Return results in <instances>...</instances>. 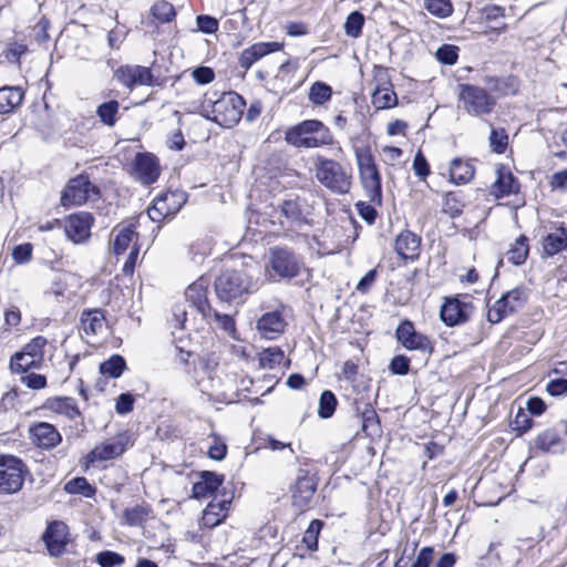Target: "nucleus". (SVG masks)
Segmentation results:
<instances>
[{"label":"nucleus","instance_id":"40","mask_svg":"<svg viewBox=\"0 0 567 567\" xmlns=\"http://www.w3.org/2000/svg\"><path fill=\"white\" fill-rule=\"evenodd\" d=\"M126 368L124 358L120 354H113L110 359L100 364V372L113 379L121 377Z\"/></svg>","mask_w":567,"mask_h":567},{"label":"nucleus","instance_id":"53","mask_svg":"<svg viewBox=\"0 0 567 567\" xmlns=\"http://www.w3.org/2000/svg\"><path fill=\"white\" fill-rule=\"evenodd\" d=\"M96 563L101 567H116L124 564V557L118 553L104 550L96 555Z\"/></svg>","mask_w":567,"mask_h":567},{"label":"nucleus","instance_id":"51","mask_svg":"<svg viewBox=\"0 0 567 567\" xmlns=\"http://www.w3.org/2000/svg\"><path fill=\"white\" fill-rule=\"evenodd\" d=\"M47 344V339L42 336H38L33 338L29 343H27L22 351L24 354L30 355L33 360L42 362L43 360V349Z\"/></svg>","mask_w":567,"mask_h":567},{"label":"nucleus","instance_id":"13","mask_svg":"<svg viewBox=\"0 0 567 567\" xmlns=\"http://www.w3.org/2000/svg\"><path fill=\"white\" fill-rule=\"evenodd\" d=\"M280 216L285 218L280 220V224L285 226L286 224L293 227H301L303 225H309V213L307 212V202L306 199L299 196H290L285 198L279 204Z\"/></svg>","mask_w":567,"mask_h":567},{"label":"nucleus","instance_id":"3","mask_svg":"<svg viewBox=\"0 0 567 567\" xmlns=\"http://www.w3.org/2000/svg\"><path fill=\"white\" fill-rule=\"evenodd\" d=\"M285 141L297 148H317L333 144V136L321 121L306 120L289 127Z\"/></svg>","mask_w":567,"mask_h":567},{"label":"nucleus","instance_id":"47","mask_svg":"<svg viewBox=\"0 0 567 567\" xmlns=\"http://www.w3.org/2000/svg\"><path fill=\"white\" fill-rule=\"evenodd\" d=\"M284 359V351L278 347H271L261 352L260 364L264 368L274 369L276 365H279Z\"/></svg>","mask_w":567,"mask_h":567},{"label":"nucleus","instance_id":"62","mask_svg":"<svg viewBox=\"0 0 567 567\" xmlns=\"http://www.w3.org/2000/svg\"><path fill=\"white\" fill-rule=\"evenodd\" d=\"M21 382L32 390H41L47 386V378L37 373H30L22 377Z\"/></svg>","mask_w":567,"mask_h":567},{"label":"nucleus","instance_id":"21","mask_svg":"<svg viewBox=\"0 0 567 567\" xmlns=\"http://www.w3.org/2000/svg\"><path fill=\"white\" fill-rule=\"evenodd\" d=\"M420 247L421 237L411 230H403L395 238L394 249L402 259L419 258Z\"/></svg>","mask_w":567,"mask_h":567},{"label":"nucleus","instance_id":"5","mask_svg":"<svg viewBox=\"0 0 567 567\" xmlns=\"http://www.w3.org/2000/svg\"><path fill=\"white\" fill-rule=\"evenodd\" d=\"M316 177L328 189L337 194H347L351 187V173L334 159L318 156Z\"/></svg>","mask_w":567,"mask_h":567},{"label":"nucleus","instance_id":"36","mask_svg":"<svg viewBox=\"0 0 567 567\" xmlns=\"http://www.w3.org/2000/svg\"><path fill=\"white\" fill-rule=\"evenodd\" d=\"M229 505V501L221 499L218 502H210L207 507L204 511V520L206 524L210 526H215L219 524L224 518L225 514L224 512L227 511Z\"/></svg>","mask_w":567,"mask_h":567},{"label":"nucleus","instance_id":"46","mask_svg":"<svg viewBox=\"0 0 567 567\" xmlns=\"http://www.w3.org/2000/svg\"><path fill=\"white\" fill-rule=\"evenodd\" d=\"M150 508L143 505H136L126 508L123 513L125 522L130 526H141L148 517Z\"/></svg>","mask_w":567,"mask_h":567},{"label":"nucleus","instance_id":"16","mask_svg":"<svg viewBox=\"0 0 567 567\" xmlns=\"http://www.w3.org/2000/svg\"><path fill=\"white\" fill-rule=\"evenodd\" d=\"M132 174L135 179L145 185L155 183L159 176V165L152 153H137L133 162Z\"/></svg>","mask_w":567,"mask_h":567},{"label":"nucleus","instance_id":"45","mask_svg":"<svg viewBox=\"0 0 567 567\" xmlns=\"http://www.w3.org/2000/svg\"><path fill=\"white\" fill-rule=\"evenodd\" d=\"M364 16L359 11L351 12L344 22V32L348 37L359 38L362 33V28L364 24Z\"/></svg>","mask_w":567,"mask_h":567},{"label":"nucleus","instance_id":"1","mask_svg":"<svg viewBox=\"0 0 567 567\" xmlns=\"http://www.w3.org/2000/svg\"><path fill=\"white\" fill-rule=\"evenodd\" d=\"M214 288L220 302L237 307L254 292V282L245 269H225L216 277Z\"/></svg>","mask_w":567,"mask_h":567},{"label":"nucleus","instance_id":"50","mask_svg":"<svg viewBox=\"0 0 567 567\" xmlns=\"http://www.w3.org/2000/svg\"><path fill=\"white\" fill-rule=\"evenodd\" d=\"M322 526L323 523L321 520L313 519L305 532L302 540L310 550H316L318 548V536Z\"/></svg>","mask_w":567,"mask_h":567},{"label":"nucleus","instance_id":"23","mask_svg":"<svg viewBox=\"0 0 567 567\" xmlns=\"http://www.w3.org/2000/svg\"><path fill=\"white\" fill-rule=\"evenodd\" d=\"M465 309L466 303L461 302L457 298L446 299L441 307L440 317L446 326L453 327L467 320Z\"/></svg>","mask_w":567,"mask_h":567},{"label":"nucleus","instance_id":"33","mask_svg":"<svg viewBox=\"0 0 567 567\" xmlns=\"http://www.w3.org/2000/svg\"><path fill=\"white\" fill-rule=\"evenodd\" d=\"M177 199L185 202L183 194L169 192L164 195L157 196L154 200L153 206L155 208H158V210L163 213V215L169 216L175 214L181 207V202L177 203Z\"/></svg>","mask_w":567,"mask_h":567},{"label":"nucleus","instance_id":"60","mask_svg":"<svg viewBox=\"0 0 567 567\" xmlns=\"http://www.w3.org/2000/svg\"><path fill=\"white\" fill-rule=\"evenodd\" d=\"M413 169L415 175L421 179H424L430 174L429 163L421 151H419L414 156Z\"/></svg>","mask_w":567,"mask_h":567},{"label":"nucleus","instance_id":"43","mask_svg":"<svg viewBox=\"0 0 567 567\" xmlns=\"http://www.w3.org/2000/svg\"><path fill=\"white\" fill-rule=\"evenodd\" d=\"M338 401L334 393L330 390H324L319 399L318 414L321 419H329L333 415Z\"/></svg>","mask_w":567,"mask_h":567},{"label":"nucleus","instance_id":"59","mask_svg":"<svg viewBox=\"0 0 567 567\" xmlns=\"http://www.w3.org/2000/svg\"><path fill=\"white\" fill-rule=\"evenodd\" d=\"M514 429L520 433L529 431L533 426V419L522 408L518 409L513 421Z\"/></svg>","mask_w":567,"mask_h":567},{"label":"nucleus","instance_id":"19","mask_svg":"<svg viewBox=\"0 0 567 567\" xmlns=\"http://www.w3.org/2000/svg\"><path fill=\"white\" fill-rule=\"evenodd\" d=\"M286 324L287 323H286L281 312L278 310H275V311L266 312L259 318V320L257 322V329H258L259 333L261 334V337L269 339V340H275L280 334L284 333Z\"/></svg>","mask_w":567,"mask_h":567},{"label":"nucleus","instance_id":"11","mask_svg":"<svg viewBox=\"0 0 567 567\" xmlns=\"http://www.w3.org/2000/svg\"><path fill=\"white\" fill-rule=\"evenodd\" d=\"M317 491L316 475L309 468L299 467L291 489L292 505L300 512L307 509Z\"/></svg>","mask_w":567,"mask_h":567},{"label":"nucleus","instance_id":"56","mask_svg":"<svg viewBox=\"0 0 567 567\" xmlns=\"http://www.w3.org/2000/svg\"><path fill=\"white\" fill-rule=\"evenodd\" d=\"M198 30L206 34H213L218 30V20L210 16H198L196 18Z\"/></svg>","mask_w":567,"mask_h":567},{"label":"nucleus","instance_id":"41","mask_svg":"<svg viewBox=\"0 0 567 567\" xmlns=\"http://www.w3.org/2000/svg\"><path fill=\"white\" fill-rule=\"evenodd\" d=\"M120 103L116 100H112L102 103L97 106L96 114L100 121L106 126H113L116 122V115L118 113Z\"/></svg>","mask_w":567,"mask_h":567},{"label":"nucleus","instance_id":"52","mask_svg":"<svg viewBox=\"0 0 567 567\" xmlns=\"http://www.w3.org/2000/svg\"><path fill=\"white\" fill-rule=\"evenodd\" d=\"M435 56L441 63L453 65L458 58V48L453 44H443L436 50Z\"/></svg>","mask_w":567,"mask_h":567},{"label":"nucleus","instance_id":"49","mask_svg":"<svg viewBox=\"0 0 567 567\" xmlns=\"http://www.w3.org/2000/svg\"><path fill=\"white\" fill-rule=\"evenodd\" d=\"M488 141L494 153L503 154L508 145V135L504 128H492Z\"/></svg>","mask_w":567,"mask_h":567},{"label":"nucleus","instance_id":"25","mask_svg":"<svg viewBox=\"0 0 567 567\" xmlns=\"http://www.w3.org/2000/svg\"><path fill=\"white\" fill-rule=\"evenodd\" d=\"M223 481V475H218L214 472L208 471L203 472L200 475V481L193 485V497L200 499L210 496L218 489Z\"/></svg>","mask_w":567,"mask_h":567},{"label":"nucleus","instance_id":"32","mask_svg":"<svg viewBox=\"0 0 567 567\" xmlns=\"http://www.w3.org/2000/svg\"><path fill=\"white\" fill-rule=\"evenodd\" d=\"M372 104L378 110H384L393 107L398 104V97L395 92L392 90V84L384 82L382 85H378L372 94Z\"/></svg>","mask_w":567,"mask_h":567},{"label":"nucleus","instance_id":"54","mask_svg":"<svg viewBox=\"0 0 567 567\" xmlns=\"http://www.w3.org/2000/svg\"><path fill=\"white\" fill-rule=\"evenodd\" d=\"M379 427V416L371 404H365L362 411V429L364 432L371 430L375 432Z\"/></svg>","mask_w":567,"mask_h":567},{"label":"nucleus","instance_id":"12","mask_svg":"<svg viewBox=\"0 0 567 567\" xmlns=\"http://www.w3.org/2000/svg\"><path fill=\"white\" fill-rule=\"evenodd\" d=\"M131 444V436L127 432H121L111 439H107L89 453L87 460L90 462L95 461H111L120 457Z\"/></svg>","mask_w":567,"mask_h":567},{"label":"nucleus","instance_id":"34","mask_svg":"<svg viewBox=\"0 0 567 567\" xmlns=\"http://www.w3.org/2000/svg\"><path fill=\"white\" fill-rule=\"evenodd\" d=\"M465 207V197L461 192H449L444 195L443 213L451 218L458 217Z\"/></svg>","mask_w":567,"mask_h":567},{"label":"nucleus","instance_id":"38","mask_svg":"<svg viewBox=\"0 0 567 567\" xmlns=\"http://www.w3.org/2000/svg\"><path fill=\"white\" fill-rule=\"evenodd\" d=\"M39 361L33 360L28 354H24V351L16 352L10 359V370L12 373H25L30 369H35L40 367Z\"/></svg>","mask_w":567,"mask_h":567},{"label":"nucleus","instance_id":"64","mask_svg":"<svg viewBox=\"0 0 567 567\" xmlns=\"http://www.w3.org/2000/svg\"><path fill=\"white\" fill-rule=\"evenodd\" d=\"M434 549L431 546L423 547L411 567H430L433 561Z\"/></svg>","mask_w":567,"mask_h":567},{"label":"nucleus","instance_id":"20","mask_svg":"<svg viewBox=\"0 0 567 567\" xmlns=\"http://www.w3.org/2000/svg\"><path fill=\"white\" fill-rule=\"evenodd\" d=\"M33 442L42 449H53L61 443L62 436L54 425L40 422L30 429Z\"/></svg>","mask_w":567,"mask_h":567},{"label":"nucleus","instance_id":"61","mask_svg":"<svg viewBox=\"0 0 567 567\" xmlns=\"http://www.w3.org/2000/svg\"><path fill=\"white\" fill-rule=\"evenodd\" d=\"M546 390L551 396H560L567 393V379L558 378L547 383Z\"/></svg>","mask_w":567,"mask_h":567},{"label":"nucleus","instance_id":"48","mask_svg":"<svg viewBox=\"0 0 567 567\" xmlns=\"http://www.w3.org/2000/svg\"><path fill=\"white\" fill-rule=\"evenodd\" d=\"M152 14L155 19L159 20L161 22L167 23L175 18L176 12L172 3L162 0L156 2L152 7Z\"/></svg>","mask_w":567,"mask_h":567},{"label":"nucleus","instance_id":"6","mask_svg":"<svg viewBox=\"0 0 567 567\" xmlns=\"http://www.w3.org/2000/svg\"><path fill=\"white\" fill-rule=\"evenodd\" d=\"M458 101L472 116L487 115L496 104L495 99L485 89L467 83L458 85Z\"/></svg>","mask_w":567,"mask_h":567},{"label":"nucleus","instance_id":"15","mask_svg":"<svg viewBox=\"0 0 567 567\" xmlns=\"http://www.w3.org/2000/svg\"><path fill=\"white\" fill-rule=\"evenodd\" d=\"M69 527L62 520H53L48 524L42 540L51 556L59 557L65 550L68 544Z\"/></svg>","mask_w":567,"mask_h":567},{"label":"nucleus","instance_id":"17","mask_svg":"<svg viewBox=\"0 0 567 567\" xmlns=\"http://www.w3.org/2000/svg\"><path fill=\"white\" fill-rule=\"evenodd\" d=\"M208 280L200 277L198 280L189 285L185 291V298L190 306L199 312L204 318L210 316L213 308L207 299Z\"/></svg>","mask_w":567,"mask_h":567},{"label":"nucleus","instance_id":"55","mask_svg":"<svg viewBox=\"0 0 567 567\" xmlns=\"http://www.w3.org/2000/svg\"><path fill=\"white\" fill-rule=\"evenodd\" d=\"M134 70V84L135 85H154L155 80L154 75L150 68L141 66V65H133Z\"/></svg>","mask_w":567,"mask_h":567},{"label":"nucleus","instance_id":"44","mask_svg":"<svg viewBox=\"0 0 567 567\" xmlns=\"http://www.w3.org/2000/svg\"><path fill=\"white\" fill-rule=\"evenodd\" d=\"M332 89L323 82H315L309 90V100L316 105H322L331 99Z\"/></svg>","mask_w":567,"mask_h":567},{"label":"nucleus","instance_id":"39","mask_svg":"<svg viewBox=\"0 0 567 567\" xmlns=\"http://www.w3.org/2000/svg\"><path fill=\"white\" fill-rule=\"evenodd\" d=\"M423 7L430 14L439 19L449 18L454 11L451 0H423Z\"/></svg>","mask_w":567,"mask_h":567},{"label":"nucleus","instance_id":"7","mask_svg":"<svg viewBox=\"0 0 567 567\" xmlns=\"http://www.w3.org/2000/svg\"><path fill=\"white\" fill-rule=\"evenodd\" d=\"M302 262L295 251L288 247L275 246L269 249L267 270L269 276L291 279L299 275Z\"/></svg>","mask_w":567,"mask_h":567},{"label":"nucleus","instance_id":"27","mask_svg":"<svg viewBox=\"0 0 567 567\" xmlns=\"http://www.w3.org/2000/svg\"><path fill=\"white\" fill-rule=\"evenodd\" d=\"M43 408L54 413L62 414L70 420L82 416L74 399L69 396L49 398L44 402Z\"/></svg>","mask_w":567,"mask_h":567},{"label":"nucleus","instance_id":"10","mask_svg":"<svg viewBox=\"0 0 567 567\" xmlns=\"http://www.w3.org/2000/svg\"><path fill=\"white\" fill-rule=\"evenodd\" d=\"M527 301L526 289L516 287L504 293L487 312V320L491 323L501 322L506 316L522 309Z\"/></svg>","mask_w":567,"mask_h":567},{"label":"nucleus","instance_id":"57","mask_svg":"<svg viewBox=\"0 0 567 567\" xmlns=\"http://www.w3.org/2000/svg\"><path fill=\"white\" fill-rule=\"evenodd\" d=\"M114 76L115 79L122 83L123 85H125L126 87H134L135 84H134V81H135V78H134V70H133V66L131 65H123V66H120L115 73H114Z\"/></svg>","mask_w":567,"mask_h":567},{"label":"nucleus","instance_id":"58","mask_svg":"<svg viewBox=\"0 0 567 567\" xmlns=\"http://www.w3.org/2000/svg\"><path fill=\"white\" fill-rule=\"evenodd\" d=\"M389 368L393 374L405 375L410 371V359L403 354L395 355Z\"/></svg>","mask_w":567,"mask_h":567},{"label":"nucleus","instance_id":"42","mask_svg":"<svg viewBox=\"0 0 567 567\" xmlns=\"http://www.w3.org/2000/svg\"><path fill=\"white\" fill-rule=\"evenodd\" d=\"M64 491L68 494H80L84 497H92L95 494V488L82 476L70 480L64 485Z\"/></svg>","mask_w":567,"mask_h":567},{"label":"nucleus","instance_id":"4","mask_svg":"<svg viewBox=\"0 0 567 567\" xmlns=\"http://www.w3.org/2000/svg\"><path fill=\"white\" fill-rule=\"evenodd\" d=\"M359 176L368 198L372 203L382 200L381 175L369 145H353Z\"/></svg>","mask_w":567,"mask_h":567},{"label":"nucleus","instance_id":"2","mask_svg":"<svg viewBox=\"0 0 567 567\" xmlns=\"http://www.w3.org/2000/svg\"><path fill=\"white\" fill-rule=\"evenodd\" d=\"M207 117L224 127L235 126L244 114L245 101L236 92H225L219 99L213 100L207 94L202 104Z\"/></svg>","mask_w":567,"mask_h":567},{"label":"nucleus","instance_id":"22","mask_svg":"<svg viewBox=\"0 0 567 567\" xmlns=\"http://www.w3.org/2000/svg\"><path fill=\"white\" fill-rule=\"evenodd\" d=\"M281 44L278 42H258L245 49L239 56L240 68L248 70L255 62L265 55L280 50Z\"/></svg>","mask_w":567,"mask_h":567},{"label":"nucleus","instance_id":"18","mask_svg":"<svg viewBox=\"0 0 567 567\" xmlns=\"http://www.w3.org/2000/svg\"><path fill=\"white\" fill-rule=\"evenodd\" d=\"M93 216L89 213L74 214L65 224V234L73 243L80 244L90 237Z\"/></svg>","mask_w":567,"mask_h":567},{"label":"nucleus","instance_id":"28","mask_svg":"<svg viewBox=\"0 0 567 567\" xmlns=\"http://www.w3.org/2000/svg\"><path fill=\"white\" fill-rule=\"evenodd\" d=\"M492 193L497 197L516 194L519 190V183L511 172L497 171V178L492 186Z\"/></svg>","mask_w":567,"mask_h":567},{"label":"nucleus","instance_id":"31","mask_svg":"<svg viewBox=\"0 0 567 567\" xmlns=\"http://www.w3.org/2000/svg\"><path fill=\"white\" fill-rule=\"evenodd\" d=\"M567 247V230L563 227L549 233L543 240V252L551 257Z\"/></svg>","mask_w":567,"mask_h":567},{"label":"nucleus","instance_id":"30","mask_svg":"<svg viewBox=\"0 0 567 567\" xmlns=\"http://www.w3.org/2000/svg\"><path fill=\"white\" fill-rule=\"evenodd\" d=\"M450 181L456 185L468 183L475 173L474 166L460 157H455L450 165Z\"/></svg>","mask_w":567,"mask_h":567},{"label":"nucleus","instance_id":"63","mask_svg":"<svg viewBox=\"0 0 567 567\" xmlns=\"http://www.w3.org/2000/svg\"><path fill=\"white\" fill-rule=\"evenodd\" d=\"M193 78L198 84H208L215 79L213 69L208 66H198L193 71Z\"/></svg>","mask_w":567,"mask_h":567},{"label":"nucleus","instance_id":"35","mask_svg":"<svg viewBox=\"0 0 567 567\" xmlns=\"http://www.w3.org/2000/svg\"><path fill=\"white\" fill-rule=\"evenodd\" d=\"M137 240V234L132 225L122 227L115 234L113 240V251L116 255H121L130 247L131 243Z\"/></svg>","mask_w":567,"mask_h":567},{"label":"nucleus","instance_id":"9","mask_svg":"<svg viewBox=\"0 0 567 567\" xmlns=\"http://www.w3.org/2000/svg\"><path fill=\"white\" fill-rule=\"evenodd\" d=\"M100 196V189L93 185L86 175H78L71 178L61 196L62 206H81L89 199H96Z\"/></svg>","mask_w":567,"mask_h":567},{"label":"nucleus","instance_id":"14","mask_svg":"<svg viewBox=\"0 0 567 567\" xmlns=\"http://www.w3.org/2000/svg\"><path fill=\"white\" fill-rule=\"evenodd\" d=\"M398 341L408 350H417L431 354L433 352V343L425 336L417 332L413 323L409 320L403 321L395 330Z\"/></svg>","mask_w":567,"mask_h":567},{"label":"nucleus","instance_id":"8","mask_svg":"<svg viewBox=\"0 0 567 567\" xmlns=\"http://www.w3.org/2000/svg\"><path fill=\"white\" fill-rule=\"evenodd\" d=\"M27 467L17 456L0 454V495L18 493L24 483Z\"/></svg>","mask_w":567,"mask_h":567},{"label":"nucleus","instance_id":"37","mask_svg":"<svg viewBox=\"0 0 567 567\" xmlns=\"http://www.w3.org/2000/svg\"><path fill=\"white\" fill-rule=\"evenodd\" d=\"M528 239L526 236L520 235L514 245L511 247V249L507 251V259L512 264L519 266L523 265L529 252V247L527 244Z\"/></svg>","mask_w":567,"mask_h":567},{"label":"nucleus","instance_id":"26","mask_svg":"<svg viewBox=\"0 0 567 567\" xmlns=\"http://www.w3.org/2000/svg\"><path fill=\"white\" fill-rule=\"evenodd\" d=\"M81 330L86 337H95L105 327V316L102 309H86L81 313Z\"/></svg>","mask_w":567,"mask_h":567},{"label":"nucleus","instance_id":"24","mask_svg":"<svg viewBox=\"0 0 567 567\" xmlns=\"http://www.w3.org/2000/svg\"><path fill=\"white\" fill-rule=\"evenodd\" d=\"M535 447L544 453L559 454L565 451V441L555 429H546L536 436Z\"/></svg>","mask_w":567,"mask_h":567},{"label":"nucleus","instance_id":"29","mask_svg":"<svg viewBox=\"0 0 567 567\" xmlns=\"http://www.w3.org/2000/svg\"><path fill=\"white\" fill-rule=\"evenodd\" d=\"M24 92L19 86L0 87V114L13 112L23 101Z\"/></svg>","mask_w":567,"mask_h":567}]
</instances>
